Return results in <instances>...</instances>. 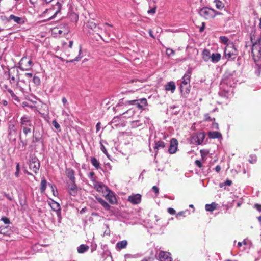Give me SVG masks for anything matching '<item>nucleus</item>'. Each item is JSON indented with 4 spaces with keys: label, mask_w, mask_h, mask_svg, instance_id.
I'll use <instances>...</instances> for the list:
<instances>
[{
    "label": "nucleus",
    "mask_w": 261,
    "mask_h": 261,
    "mask_svg": "<svg viewBox=\"0 0 261 261\" xmlns=\"http://www.w3.org/2000/svg\"><path fill=\"white\" fill-rule=\"evenodd\" d=\"M165 89L166 91H171V93H174L176 89V86L174 82H169L165 86Z\"/></svg>",
    "instance_id": "nucleus-21"
},
{
    "label": "nucleus",
    "mask_w": 261,
    "mask_h": 261,
    "mask_svg": "<svg viewBox=\"0 0 261 261\" xmlns=\"http://www.w3.org/2000/svg\"><path fill=\"white\" fill-rule=\"evenodd\" d=\"M148 33L149 34V35L151 37L153 38H154V36L152 33V31L151 30L149 29V31H148Z\"/></svg>",
    "instance_id": "nucleus-63"
},
{
    "label": "nucleus",
    "mask_w": 261,
    "mask_h": 261,
    "mask_svg": "<svg viewBox=\"0 0 261 261\" xmlns=\"http://www.w3.org/2000/svg\"><path fill=\"white\" fill-rule=\"evenodd\" d=\"M100 122H98L96 124V130L97 132L99 131V129H100Z\"/></svg>",
    "instance_id": "nucleus-62"
},
{
    "label": "nucleus",
    "mask_w": 261,
    "mask_h": 261,
    "mask_svg": "<svg viewBox=\"0 0 261 261\" xmlns=\"http://www.w3.org/2000/svg\"><path fill=\"white\" fill-rule=\"evenodd\" d=\"M20 124L21 126H33L32 122V117L30 116L24 115H23L20 120Z\"/></svg>",
    "instance_id": "nucleus-9"
},
{
    "label": "nucleus",
    "mask_w": 261,
    "mask_h": 261,
    "mask_svg": "<svg viewBox=\"0 0 261 261\" xmlns=\"http://www.w3.org/2000/svg\"><path fill=\"white\" fill-rule=\"evenodd\" d=\"M251 41L252 43V54L255 62H259L261 57V48L260 46V37L256 39L254 35L251 36Z\"/></svg>",
    "instance_id": "nucleus-2"
},
{
    "label": "nucleus",
    "mask_w": 261,
    "mask_h": 261,
    "mask_svg": "<svg viewBox=\"0 0 261 261\" xmlns=\"http://www.w3.org/2000/svg\"><path fill=\"white\" fill-rule=\"evenodd\" d=\"M135 111L133 109H130L128 110H127L126 112L123 113V115H124L125 116L124 117L125 118H128L131 117L134 114Z\"/></svg>",
    "instance_id": "nucleus-35"
},
{
    "label": "nucleus",
    "mask_w": 261,
    "mask_h": 261,
    "mask_svg": "<svg viewBox=\"0 0 261 261\" xmlns=\"http://www.w3.org/2000/svg\"><path fill=\"white\" fill-rule=\"evenodd\" d=\"M220 39L221 42L225 44H226L228 41V39L227 38V37L225 36H221L220 37Z\"/></svg>",
    "instance_id": "nucleus-51"
},
{
    "label": "nucleus",
    "mask_w": 261,
    "mask_h": 261,
    "mask_svg": "<svg viewBox=\"0 0 261 261\" xmlns=\"http://www.w3.org/2000/svg\"><path fill=\"white\" fill-rule=\"evenodd\" d=\"M166 144L162 141H155V146H154V149L155 151V155L158 151V150L160 149H163L165 147Z\"/></svg>",
    "instance_id": "nucleus-19"
},
{
    "label": "nucleus",
    "mask_w": 261,
    "mask_h": 261,
    "mask_svg": "<svg viewBox=\"0 0 261 261\" xmlns=\"http://www.w3.org/2000/svg\"><path fill=\"white\" fill-rule=\"evenodd\" d=\"M168 212L171 215H174L175 214V210L172 208H169L168 209Z\"/></svg>",
    "instance_id": "nucleus-53"
},
{
    "label": "nucleus",
    "mask_w": 261,
    "mask_h": 261,
    "mask_svg": "<svg viewBox=\"0 0 261 261\" xmlns=\"http://www.w3.org/2000/svg\"><path fill=\"white\" fill-rule=\"evenodd\" d=\"M62 6V4L58 2L55 6L46 9L42 13L41 16L46 18V20L53 19L60 12Z\"/></svg>",
    "instance_id": "nucleus-1"
},
{
    "label": "nucleus",
    "mask_w": 261,
    "mask_h": 261,
    "mask_svg": "<svg viewBox=\"0 0 261 261\" xmlns=\"http://www.w3.org/2000/svg\"><path fill=\"white\" fill-rule=\"evenodd\" d=\"M9 78L11 84L17 83L19 80V71L16 68H11L9 70Z\"/></svg>",
    "instance_id": "nucleus-5"
},
{
    "label": "nucleus",
    "mask_w": 261,
    "mask_h": 261,
    "mask_svg": "<svg viewBox=\"0 0 261 261\" xmlns=\"http://www.w3.org/2000/svg\"><path fill=\"white\" fill-rule=\"evenodd\" d=\"M29 168L35 173H37L40 168V162L37 158H32L29 163Z\"/></svg>",
    "instance_id": "nucleus-7"
},
{
    "label": "nucleus",
    "mask_w": 261,
    "mask_h": 261,
    "mask_svg": "<svg viewBox=\"0 0 261 261\" xmlns=\"http://www.w3.org/2000/svg\"><path fill=\"white\" fill-rule=\"evenodd\" d=\"M190 85H180V90L182 96L186 97L190 92Z\"/></svg>",
    "instance_id": "nucleus-20"
},
{
    "label": "nucleus",
    "mask_w": 261,
    "mask_h": 261,
    "mask_svg": "<svg viewBox=\"0 0 261 261\" xmlns=\"http://www.w3.org/2000/svg\"><path fill=\"white\" fill-rule=\"evenodd\" d=\"M202 59L205 62H207L211 58V55L210 50L205 49L202 51Z\"/></svg>",
    "instance_id": "nucleus-25"
},
{
    "label": "nucleus",
    "mask_w": 261,
    "mask_h": 261,
    "mask_svg": "<svg viewBox=\"0 0 261 261\" xmlns=\"http://www.w3.org/2000/svg\"><path fill=\"white\" fill-rule=\"evenodd\" d=\"M213 12H214V14L213 16V18H214L217 15H220L222 14V13L221 12H218L214 9H213Z\"/></svg>",
    "instance_id": "nucleus-55"
},
{
    "label": "nucleus",
    "mask_w": 261,
    "mask_h": 261,
    "mask_svg": "<svg viewBox=\"0 0 261 261\" xmlns=\"http://www.w3.org/2000/svg\"><path fill=\"white\" fill-rule=\"evenodd\" d=\"M238 55V51L233 43H228L224 50V56L227 59L234 60Z\"/></svg>",
    "instance_id": "nucleus-3"
},
{
    "label": "nucleus",
    "mask_w": 261,
    "mask_h": 261,
    "mask_svg": "<svg viewBox=\"0 0 261 261\" xmlns=\"http://www.w3.org/2000/svg\"><path fill=\"white\" fill-rule=\"evenodd\" d=\"M217 204L215 202L212 203L211 204H207L205 205V210L208 212H212L216 209Z\"/></svg>",
    "instance_id": "nucleus-33"
},
{
    "label": "nucleus",
    "mask_w": 261,
    "mask_h": 261,
    "mask_svg": "<svg viewBox=\"0 0 261 261\" xmlns=\"http://www.w3.org/2000/svg\"><path fill=\"white\" fill-rule=\"evenodd\" d=\"M62 101L63 102L64 107L67 109H68L69 108V103L67 101V100L65 97H62Z\"/></svg>",
    "instance_id": "nucleus-39"
},
{
    "label": "nucleus",
    "mask_w": 261,
    "mask_h": 261,
    "mask_svg": "<svg viewBox=\"0 0 261 261\" xmlns=\"http://www.w3.org/2000/svg\"><path fill=\"white\" fill-rule=\"evenodd\" d=\"M256 160H257V157L256 155H251L249 156V162L250 163H252V164L255 163L256 162Z\"/></svg>",
    "instance_id": "nucleus-40"
},
{
    "label": "nucleus",
    "mask_w": 261,
    "mask_h": 261,
    "mask_svg": "<svg viewBox=\"0 0 261 261\" xmlns=\"http://www.w3.org/2000/svg\"><path fill=\"white\" fill-rule=\"evenodd\" d=\"M208 136L210 138L212 139L222 138V135L219 132H210L208 133Z\"/></svg>",
    "instance_id": "nucleus-29"
},
{
    "label": "nucleus",
    "mask_w": 261,
    "mask_h": 261,
    "mask_svg": "<svg viewBox=\"0 0 261 261\" xmlns=\"http://www.w3.org/2000/svg\"><path fill=\"white\" fill-rule=\"evenodd\" d=\"M48 204L53 211L57 212V215L59 216L61 215V207L60 204L51 199L48 202Z\"/></svg>",
    "instance_id": "nucleus-14"
},
{
    "label": "nucleus",
    "mask_w": 261,
    "mask_h": 261,
    "mask_svg": "<svg viewBox=\"0 0 261 261\" xmlns=\"http://www.w3.org/2000/svg\"><path fill=\"white\" fill-rule=\"evenodd\" d=\"M254 207L259 212H261V205L256 204L254 205Z\"/></svg>",
    "instance_id": "nucleus-58"
},
{
    "label": "nucleus",
    "mask_w": 261,
    "mask_h": 261,
    "mask_svg": "<svg viewBox=\"0 0 261 261\" xmlns=\"http://www.w3.org/2000/svg\"><path fill=\"white\" fill-rule=\"evenodd\" d=\"M101 149L102 150V151L106 155L108 154V153H107V150L106 149V148L105 147V146H103V145L102 144H101Z\"/></svg>",
    "instance_id": "nucleus-56"
},
{
    "label": "nucleus",
    "mask_w": 261,
    "mask_h": 261,
    "mask_svg": "<svg viewBox=\"0 0 261 261\" xmlns=\"http://www.w3.org/2000/svg\"><path fill=\"white\" fill-rule=\"evenodd\" d=\"M221 56L219 53H213L211 55V60L213 63H217L221 59Z\"/></svg>",
    "instance_id": "nucleus-26"
},
{
    "label": "nucleus",
    "mask_w": 261,
    "mask_h": 261,
    "mask_svg": "<svg viewBox=\"0 0 261 261\" xmlns=\"http://www.w3.org/2000/svg\"><path fill=\"white\" fill-rule=\"evenodd\" d=\"M204 24L205 23L204 22L202 23V26L200 27V29H199V31L200 32H202L204 29V28H205V26H204Z\"/></svg>",
    "instance_id": "nucleus-64"
},
{
    "label": "nucleus",
    "mask_w": 261,
    "mask_h": 261,
    "mask_svg": "<svg viewBox=\"0 0 261 261\" xmlns=\"http://www.w3.org/2000/svg\"><path fill=\"white\" fill-rule=\"evenodd\" d=\"M232 184V181L230 180H226L225 182V184L227 186H230Z\"/></svg>",
    "instance_id": "nucleus-59"
},
{
    "label": "nucleus",
    "mask_w": 261,
    "mask_h": 261,
    "mask_svg": "<svg viewBox=\"0 0 261 261\" xmlns=\"http://www.w3.org/2000/svg\"><path fill=\"white\" fill-rule=\"evenodd\" d=\"M190 79V73L185 74L181 79V83L180 85H189Z\"/></svg>",
    "instance_id": "nucleus-27"
},
{
    "label": "nucleus",
    "mask_w": 261,
    "mask_h": 261,
    "mask_svg": "<svg viewBox=\"0 0 261 261\" xmlns=\"http://www.w3.org/2000/svg\"><path fill=\"white\" fill-rule=\"evenodd\" d=\"M32 80L33 83L36 85H38L40 84V78L38 76H34Z\"/></svg>",
    "instance_id": "nucleus-44"
},
{
    "label": "nucleus",
    "mask_w": 261,
    "mask_h": 261,
    "mask_svg": "<svg viewBox=\"0 0 261 261\" xmlns=\"http://www.w3.org/2000/svg\"><path fill=\"white\" fill-rule=\"evenodd\" d=\"M69 32V28L67 24H61L60 26L54 28L53 30V33L56 35L60 37L65 36L68 34Z\"/></svg>",
    "instance_id": "nucleus-4"
},
{
    "label": "nucleus",
    "mask_w": 261,
    "mask_h": 261,
    "mask_svg": "<svg viewBox=\"0 0 261 261\" xmlns=\"http://www.w3.org/2000/svg\"><path fill=\"white\" fill-rule=\"evenodd\" d=\"M128 201L133 204H138L141 201V195L139 194H132L128 196Z\"/></svg>",
    "instance_id": "nucleus-11"
},
{
    "label": "nucleus",
    "mask_w": 261,
    "mask_h": 261,
    "mask_svg": "<svg viewBox=\"0 0 261 261\" xmlns=\"http://www.w3.org/2000/svg\"><path fill=\"white\" fill-rule=\"evenodd\" d=\"M20 64L21 65H24L25 67L24 68H22L21 67L20 68L23 70H26L30 69L32 65V62L31 59L28 60V58L26 57H23L21 59L20 62Z\"/></svg>",
    "instance_id": "nucleus-13"
},
{
    "label": "nucleus",
    "mask_w": 261,
    "mask_h": 261,
    "mask_svg": "<svg viewBox=\"0 0 261 261\" xmlns=\"http://www.w3.org/2000/svg\"><path fill=\"white\" fill-rule=\"evenodd\" d=\"M29 126H22L23 129V133L27 135L28 134L30 133L31 132V129L30 128L28 127Z\"/></svg>",
    "instance_id": "nucleus-42"
},
{
    "label": "nucleus",
    "mask_w": 261,
    "mask_h": 261,
    "mask_svg": "<svg viewBox=\"0 0 261 261\" xmlns=\"http://www.w3.org/2000/svg\"><path fill=\"white\" fill-rule=\"evenodd\" d=\"M1 220L6 224H8L10 223L9 219L6 217H2Z\"/></svg>",
    "instance_id": "nucleus-50"
},
{
    "label": "nucleus",
    "mask_w": 261,
    "mask_h": 261,
    "mask_svg": "<svg viewBox=\"0 0 261 261\" xmlns=\"http://www.w3.org/2000/svg\"><path fill=\"white\" fill-rule=\"evenodd\" d=\"M52 124H53V126L55 127V128H56L57 130H59V131L61 130L60 126L56 120H53L52 122Z\"/></svg>",
    "instance_id": "nucleus-46"
},
{
    "label": "nucleus",
    "mask_w": 261,
    "mask_h": 261,
    "mask_svg": "<svg viewBox=\"0 0 261 261\" xmlns=\"http://www.w3.org/2000/svg\"><path fill=\"white\" fill-rule=\"evenodd\" d=\"M16 128L15 125L11 122H9L8 124V134L11 137L14 134L16 133Z\"/></svg>",
    "instance_id": "nucleus-23"
},
{
    "label": "nucleus",
    "mask_w": 261,
    "mask_h": 261,
    "mask_svg": "<svg viewBox=\"0 0 261 261\" xmlns=\"http://www.w3.org/2000/svg\"><path fill=\"white\" fill-rule=\"evenodd\" d=\"M221 169V168L220 166H219V165H217L215 167V170L218 173L220 172Z\"/></svg>",
    "instance_id": "nucleus-61"
},
{
    "label": "nucleus",
    "mask_w": 261,
    "mask_h": 261,
    "mask_svg": "<svg viewBox=\"0 0 261 261\" xmlns=\"http://www.w3.org/2000/svg\"><path fill=\"white\" fill-rule=\"evenodd\" d=\"M166 54L168 56H170L173 55L175 54V51L171 48H167L166 49Z\"/></svg>",
    "instance_id": "nucleus-48"
},
{
    "label": "nucleus",
    "mask_w": 261,
    "mask_h": 261,
    "mask_svg": "<svg viewBox=\"0 0 261 261\" xmlns=\"http://www.w3.org/2000/svg\"><path fill=\"white\" fill-rule=\"evenodd\" d=\"M214 3L215 4L216 8L219 10H222L225 7L224 4L220 0H214Z\"/></svg>",
    "instance_id": "nucleus-32"
},
{
    "label": "nucleus",
    "mask_w": 261,
    "mask_h": 261,
    "mask_svg": "<svg viewBox=\"0 0 261 261\" xmlns=\"http://www.w3.org/2000/svg\"><path fill=\"white\" fill-rule=\"evenodd\" d=\"M94 188L99 192L104 193L108 189V187L101 182L95 181L93 183Z\"/></svg>",
    "instance_id": "nucleus-17"
},
{
    "label": "nucleus",
    "mask_w": 261,
    "mask_h": 261,
    "mask_svg": "<svg viewBox=\"0 0 261 261\" xmlns=\"http://www.w3.org/2000/svg\"><path fill=\"white\" fill-rule=\"evenodd\" d=\"M195 165L199 168H201L202 166L201 162L199 160H196L195 162Z\"/></svg>",
    "instance_id": "nucleus-52"
},
{
    "label": "nucleus",
    "mask_w": 261,
    "mask_h": 261,
    "mask_svg": "<svg viewBox=\"0 0 261 261\" xmlns=\"http://www.w3.org/2000/svg\"><path fill=\"white\" fill-rule=\"evenodd\" d=\"M205 138V134L203 132L197 133L193 137V140L197 145H200L202 143Z\"/></svg>",
    "instance_id": "nucleus-15"
},
{
    "label": "nucleus",
    "mask_w": 261,
    "mask_h": 261,
    "mask_svg": "<svg viewBox=\"0 0 261 261\" xmlns=\"http://www.w3.org/2000/svg\"><path fill=\"white\" fill-rule=\"evenodd\" d=\"M107 194H106V198L112 204H114L116 202V198L113 192H112L109 189L107 190Z\"/></svg>",
    "instance_id": "nucleus-18"
},
{
    "label": "nucleus",
    "mask_w": 261,
    "mask_h": 261,
    "mask_svg": "<svg viewBox=\"0 0 261 261\" xmlns=\"http://www.w3.org/2000/svg\"><path fill=\"white\" fill-rule=\"evenodd\" d=\"M47 181L44 178H42L40 184V191L41 193L44 192L46 188Z\"/></svg>",
    "instance_id": "nucleus-34"
},
{
    "label": "nucleus",
    "mask_w": 261,
    "mask_h": 261,
    "mask_svg": "<svg viewBox=\"0 0 261 261\" xmlns=\"http://www.w3.org/2000/svg\"><path fill=\"white\" fill-rule=\"evenodd\" d=\"M81 54H82V47H81V46H80V49H79V54L78 56L76 57L74 60H72L71 62L79 61L82 57V56H81Z\"/></svg>",
    "instance_id": "nucleus-43"
},
{
    "label": "nucleus",
    "mask_w": 261,
    "mask_h": 261,
    "mask_svg": "<svg viewBox=\"0 0 261 261\" xmlns=\"http://www.w3.org/2000/svg\"><path fill=\"white\" fill-rule=\"evenodd\" d=\"M89 249V247L88 245L85 244H82L77 248V252L79 253H84Z\"/></svg>",
    "instance_id": "nucleus-28"
},
{
    "label": "nucleus",
    "mask_w": 261,
    "mask_h": 261,
    "mask_svg": "<svg viewBox=\"0 0 261 261\" xmlns=\"http://www.w3.org/2000/svg\"><path fill=\"white\" fill-rule=\"evenodd\" d=\"M91 163L92 165L96 169H101V167L100 166V163L99 161L95 158L92 157L91 159Z\"/></svg>",
    "instance_id": "nucleus-31"
},
{
    "label": "nucleus",
    "mask_w": 261,
    "mask_h": 261,
    "mask_svg": "<svg viewBox=\"0 0 261 261\" xmlns=\"http://www.w3.org/2000/svg\"><path fill=\"white\" fill-rule=\"evenodd\" d=\"M142 125V123L141 122L140 120H137L133 121L131 122V126L133 128H136L139 126H141Z\"/></svg>",
    "instance_id": "nucleus-36"
},
{
    "label": "nucleus",
    "mask_w": 261,
    "mask_h": 261,
    "mask_svg": "<svg viewBox=\"0 0 261 261\" xmlns=\"http://www.w3.org/2000/svg\"><path fill=\"white\" fill-rule=\"evenodd\" d=\"M128 102L130 105H136L137 108L142 110H144V107L147 105V100L144 98L130 100L128 101Z\"/></svg>",
    "instance_id": "nucleus-8"
},
{
    "label": "nucleus",
    "mask_w": 261,
    "mask_h": 261,
    "mask_svg": "<svg viewBox=\"0 0 261 261\" xmlns=\"http://www.w3.org/2000/svg\"><path fill=\"white\" fill-rule=\"evenodd\" d=\"M159 258L160 261H172L171 254L167 252L160 251L159 254Z\"/></svg>",
    "instance_id": "nucleus-16"
},
{
    "label": "nucleus",
    "mask_w": 261,
    "mask_h": 261,
    "mask_svg": "<svg viewBox=\"0 0 261 261\" xmlns=\"http://www.w3.org/2000/svg\"><path fill=\"white\" fill-rule=\"evenodd\" d=\"M152 189L155 193L156 194H158L159 193V188L156 186H153Z\"/></svg>",
    "instance_id": "nucleus-54"
},
{
    "label": "nucleus",
    "mask_w": 261,
    "mask_h": 261,
    "mask_svg": "<svg viewBox=\"0 0 261 261\" xmlns=\"http://www.w3.org/2000/svg\"><path fill=\"white\" fill-rule=\"evenodd\" d=\"M199 15L206 19H213L214 13L213 9L208 7L201 8L199 11Z\"/></svg>",
    "instance_id": "nucleus-6"
},
{
    "label": "nucleus",
    "mask_w": 261,
    "mask_h": 261,
    "mask_svg": "<svg viewBox=\"0 0 261 261\" xmlns=\"http://www.w3.org/2000/svg\"><path fill=\"white\" fill-rule=\"evenodd\" d=\"M156 6H154L150 9L148 10L147 13L148 14H154L156 12Z\"/></svg>",
    "instance_id": "nucleus-47"
},
{
    "label": "nucleus",
    "mask_w": 261,
    "mask_h": 261,
    "mask_svg": "<svg viewBox=\"0 0 261 261\" xmlns=\"http://www.w3.org/2000/svg\"><path fill=\"white\" fill-rule=\"evenodd\" d=\"M7 91L10 94L11 96L12 97L13 100L16 101H19L18 97L15 94L12 90L9 89L7 90Z\"/></svg>",
    "instance_id": "nucleus-37"
},
{
    "label": "nucleus",
    "mask_w": 261,
    "mask_h": 261,
    "mask_svg": "<svg viewBox=\"0 0 261 261\" xmlns=\"http://www.w3.org/2000/svg\"><path fill=\"white\" fill-rule=\"evenodd\" d=\"M94 173L93 172H90L89 173L88 177L90 179V180L92 181V183H94L96 181V180L94 177Z\"/></svg>",
    "instance_id": "nucleus-45"
},
{
    "label": "nucleus",
    "mask_w": 261,
    "mask_h": 261,
    "mask_svg": "<svg viewBox=\"0 0 261 261\" xmlns=\"http://www.w3.org/2000/svg\"><path fill=\"white\" fill-rule=\"evenodd\" d=\"M49 186H50L51 191L53 193V194L54 196H57L58 194V192L57 191V189L55 185H52V184H49Z\"/></svg>",
    "instance_id": "nucleus-38"
},
{
    "label": "nucleus",
    "mask_w": 261,
    "mask_h": 261,
    "mask_svg": "<svg viewBox=\"0 0 261 261\" xmlns=\"http://www.w3.org/2000/svg\"><path fill=\"white\" fill-rule=\"evenodd\" d=\"M16 172L15 173V175L18 177L19 176V170H20V167H19V163H17L16 164Z\"/></svg>",
    "instance_id": "nucleus-49"
},
{
    "label": "nucleus",
    "mask_w": 261,
    "mask_h": 261,
    "mask_svg": "<svg viewBox=\"0 0 261 261\" xmlns=\"http://www.w3.org/2000/svg\"><path fill=\"white\" fill-rule=\"evenodd\" d=\"M69 192L70 195L75 196L77 193V186L75 184V181L69 186Z\"/></svg>",
    "instance_id": "nucleus-22"
},
{
    "label": "nucleus",
    "mask_w": 261,
    "mask_h": 261,
    "mask_svg": "<svg viewBox=\"0 0 261 261\" xmlns=\"http://www.w3.org/2000/svg\"><path fill=\"white\" fill-rule=\"evenodd\" d=\"M212 127L213 129H219L218 124L217 123H213L212 124Z\"/></svg>",
    "instance_id": "nucleus-57"
},
{
    "label": "nucleus",
    "mask_w": 261,
    "mask_h": 261,
    "mask_svg": "<svg viewBox=\"0 0 261 261\" xmlns=\"http://www.w3.org/2000/svg\"><path fill=\"white\" fill-rule=\"evenodd\" d=\"M6 19L8 22L13 21L18 24H23L25 22L24 19L22 17H18L13 14L10 15Z\"/></svg>",
    "instance_id": "nucleus-10"
},
{
    "label": "nucleus",
    "mask_w": 261,
    "mask_h": 261,
    "mask_svg": "<svg viewBox=\"0 0 261 261\" xmlns=\"http://www.w3.org/2000/svg\"><path fill=\"white\" fill-rule=\"evenodd\" d=\"M24 75L28 78H31L33 76V74L31 73H26Z\"/></svg>",
    "instance_id": "nucleus-60"
},
{
    "label": "nucleus",
    "mask_w": 261,
    "mask_h": 261,
    "mask_svg": "<svg viewBox=\"0 0 261 261\" xmlns=\"http://www.w3.org/2000/svg\"><path fill=\"white\" fill-rule=\"evenodd\" d=\"M127 245V242L126 240H123L120 242H118L116 244V248L119 250L124 249L126 248Z\"/></svg>",
    "instance_id": "nucleus-30"
},
{
    "label": "nucleus",
    "mask_w": 261,
    "mask_h": 261,
    "mask_svg": "<svg viewBox=\"0 0 261 261\" xmlns=\"http://www.w3.org/2000/svg\"><path fill=\"white\" fill-rule=\"evenodd\" d=\"M100 203L105 209L109 210L110 208L109 204L106 201H105L103 199L102 200H101V202Z\"/></svg>",
    "instance_id": "nucleus-41"
},
{
    "label": "nucleus",
    "mask_w": 261,
    "mask_h": 261,
    "mask_svg": "<svg viewBox=\"0 0 261 261\" xmlns=\"http://www.w3.org/2000/svg\"><path fill=\"white\" fill-rule=\"evenodd\" d=\"M67 176L71 180L72 182L75 181L74 172L72 169H67L66 170Z\"/></svg>",
    "instance_id": "nucleus-24"
},
{
    "label": "nucleus",
    "mask_w": 261,
    "mask_h": 261,
    "mask_svg": "<svg viewBox=\"0 0 261 261\" xmlns=\"http://www.w3.org/2000/svg\"><path fill=\"white\" fill-rule=\"evenodd\" d=\"M178 142L175 138H172L170 140V145L168 149V151L170 154L175 153L177 149Z\"/></svg>",
    "instance_id": "nucleus-12"
}]
</instances>
